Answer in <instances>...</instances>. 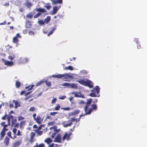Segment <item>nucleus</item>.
<instances>
[{"instance_id": "nucleus-1", "label": "nucleus", "mask_w": 147, "mask_h": 147, "mask_svg": "<svg viewBox=\"0 0 147 147\" xmlns=\"http://www.w3.org/2000/svg\"><path fill=\"white\" fill-rule=\"evenodd\" d=\"M87 102L85 103L83 100H81L79 102V104L80 105H84L85 104L86 105L84 108V110L85 111L86 115L90 114V113L93 111H95L97 109V106L96 104H93L92 105L91 107L88 109V108L91 104L92 101V99L90 98L87 99Z\"/></svg>"}, {"instance_id": "nucleus-2", "label": "nucleus", "mask_w": 147, "mask_h": 147, "mask_svg": "<svg viewBox=\"0 0 147 147\" xmlns=\"http://www.w3.org/2000/svg\"><path fill=\"white\" fill-rule=\"evenodd\" d=\"M77 81L83 85L88 87L90 88L93 87L92 82L89 80L87 79L86 81H84V79L79 80Z\"/></svg>"}, {"instance_id": "nucleus-3", "label": "nucleus", "mask_w": 147, "mask_h": 147, "mask_svg": "<svg viewBox=\"0 0 147 147\" xmlns=\"http://www.w3.org/2000/svg\"><path fill=\"white\" fill-rule=\"evenodd\" d=\"M62 3V0H56V13L57 10L61 7V4Z\"/></svg>"}, {"instance_id": "nucleus-4", "label": "nucleus", "mask_w": 147, "mask_h": 147, "mask_svg": "<svg viewBox=\"0 0 147 147\" xmlns=\"http://www.w3.org/2000/svg\"><path fill=\"white\" fill-rule=\"evenodd\" d=\"M2 60L5 65L11 67L14 65V63L12 61H9L7 60H5L4 59H2Z\"/></svg>"}, {"instance_id": "nucleus-5", "label": "nucleus", "mask_w": 147, "mask_h": 147, "mask_svg": "<svg viewBox=\"0 0 147 147\" xmlns=\"http://www.w3.org/2000/svg\"><path fill=\"white\" fill-rule=\"evenodd\" d=\"M71 135V133L68 134L67 132H66L63 137L62 140L63 141H64L66 139L67 140H69L70 139V137Z\"/></svg>"}, {"instance_id": "nucleus-6", "label": "nucleus", "mask_w": 147, "mask_h": 147, "mask_svg": "<svg viewBox=\"0 0 147 147\" xmlns=\"http://www.w3.org/2000/svg\"><path fill=\"white\" fill-rule=\"evenodd\" d=\"M72 76L69 75V74H64V77L63 79L66 81H68L72 78Z\"/></svg>"}, {"instance_id": "nucleus-7", "label": "nucleus", "mask_w": 147, "mask_h": 147, "mask_svg": "<svg viewBox=\"0 0 147 147\" xmlns=\"http://www.w3.org/2000/svg\"><path fill=\"white\" fill-rule=\"evenodd\" d=\"M21 37V36L20 35V34L19 33L17 34L16 36L13 38V42L14 43H16L18 42H19V40L18 39V38H20Z\"/></svg>"}, {"instance_id": "nucleus-8", "label": "nucleus", "mask_w": 147, "mask_h": 147, "mask_svg": "<svg viewBox=\"0 0 147 147\" xmlns=\"http://www.w3.org/2000/svg\"><path fill=\"white\" fill-rule=\"evenodd\" d=\"M51 131L50 134H52L51 138H54L55 136V127L53 126L50 128Z\"/></svg>"}, {"instance_id": "nucleus-9", "label": "nucleus", "mask_w": 147, "mask_h": 147, "mask_svg": "<svg viewBox=\"0 0 147 147\" xmlns=\"http://www.w3.org/2000/svg\"><path fill=\"white\" fill-rule=\"evenodd\" d=\"M71 94H74V97H84L81 94V92H71Z\"/></svg>"}, {"instance_id": "nucleus-10", "label": "nucleus", "mask_w": 147, "mask_h": 147, "mask_svg": "<svg viewBox=\"0 0 147 147\" xmlns=\"http://www.w3.org/2000/svg\"><path fill=\"white\" fill-rule=\"evenodd\" d=\"M15 105L14 107L16 109L18 107L20 106V104L19 102L17 100H13L12 102Z\"/></svg>"}, {"instance_id": "nucleus-11", "label": "nucleus", "mask_w": 147, "mask_h": 147, "mask_svg": "<svg viewBox=\"0 0 147 147\" xmlns=\"http://www.w3.org/2000/svg\"><path fill=\"white\" fill-rule=\"evenodd\" d=\"M62 139L61 137L60 134H58L56 137V142H61Z\"/></svg>"}, {"instance_id": "nucleus-12", "label": "nucleus", "mask_w": 147, "mask_h": 147, "mask_svg": "<svg viewBox=\"0 0 147 147\" xmlns=\"http://www.w3.org/2000/svg\"><path fill=\"white\" fill-rule=\"evenodd\" d=\"M22 142L21 140H19L14 143L13 145V147H18Z\"/></svg>"}, {"instance_id": "nucleus-13", "label": "nucleus", "mask_w": 147, "mask_h": 147, "mask_svg": "<svg viewBox=\"0 0 147 147\" xmlns=\"http://www.w3.org/2000/svg\"><path fill=\"white\" fill-rule=\"evenodd\" d=\"M9 139L7 137H6L4 140V144L5 146H8L9 142Z\"/></svg>"}, {"instance_id": "nucleus-14", "label": "nucleus", "mask_w": 147, "mask_h": 147, "mask_svg": "<svg viewBox=\"0 0 147 147\" xmlns=\"http://www.w3.org/2000/svg\"><path fill=\"white\" fill-rule=\"evenodd\" d=\"M42 119L41 118L40 116H37L35 120V121L38 123L40 124L42 121Z\"/></svg>"}, {"instance_id": "nucleus-15", "label": "nucleus", "mask_w": 147, "mask_h": 147, "mask_svg": "<svg viewBox=\"0 0 147 147\" xmlns=\"http://www.w3.org/2000/svg\"><path fill=\"white\" fill-rule=\"evenodd\" d=\"M52 140L50 138H47L45 139L44 140L45 142L48 144L52 142Z\"/></svg>"}, {"instance_id": "nucleus-16", "label": "nucleus", "mask_w": 147, "mask_h": 147, "mask_svg": "<svg viewBox=\"0 0 147 147\" xmlns=\"http://www.w3.org/2000/svg\"><path fill=\"white\" fill-rule=\"evenodd\" d=\"M15 56L14 54H10V55L8 57V58L11 61H12L13 59L15 58Z\"/></svg>"}, {"instance_id": "nucleus-17", "label": "nucleus", "mask_w": 147, "mask_h": 147, "mask_svg": "<svg viewBox=\"0 0 147 147\" xmlns=\"http://www.w3.org/2000/svg\"><path fill=\"white\" fill-rule=\"evenodd\" d=\"M20 59H21V62L20 63H24L28 61V59L27 58H20Z\"/></svg>"}, {"instance_id": "nucleus-18", "label": "nucleus", "mask_w": 147, "mask_h": 147, "mask_svg": "<svg viewBox=\"0 0 147 147\" xmlns=\"http://www.w3.org/2000/svg\"><path fill=\"white\" fill-rule=\"evenodd\" d=\"M92 92L90 93V96L92 97H96L97 96L96 95L94 92H93V91H95L94 90H92Z\"/></svg>"}, {"instance_id": "nucleus-19", "label": "nucleus", "mask_w": 147, "mask_h": 147, "mask_svg": "<svg viewBox=\"0 0 147 147\" xmlns=\"http://www.w3.org/2000/svg\"><path fill=\"white\" fill-rule=\"evenodd\" d=\"M35 131L39 135H41L42 133V131H39L38 129H37L35 130Z\"/></svg>"}, {"instance_id": "nucleus-20", "label": "nucleus", "mask_w": 147, "mask_h": 147, "mask_svg": "<svg viewBox=\"0 0 147 147\" xmlns=\"http://www.w3.org/2000/svg\"><path fill=\"white\" fill-rule=\"evenodd\" d=\"M12 116L11 115H7V122L8 123L9 125H10V119L12 118Z\"/></svg>"}, {"instance_id": "nucleus-21", "label": "nucleus", "mask_w": 147, "mask_h": 147, "mask_svg": "<svg viewBox=\"0 0 147 147\" xmlns=\"http://www.w3.org/2000/svg\"><path fill=\"white\" fill-rule=\"evenodd\" d=\"M44 82H45V80H44V79L42 80H41V81H39L38 83H37L36 84V86H40V85H41L42 83Z\"/></svg>"}, {"instance_id": "nucleus-22", "label": "nucleus", "mask_w": 147, "mask_h": 147, "mask_svg": "<svg viewBox=\"0 0 147 147\" xmlns=\"http://www.w3.org/2000/svg\"><path fill=\"white\" fill-rule=\"evenodd\" d=\"M65 69L66 70H67L69 69L71 71L73 70V68L72 66L70 65L68 66V67H65Z\"/></svg>"}, {"instance_id": "nucleus-23", "label": "nucleus", "mask_w": 147, "mask_h": 147, "mask_svg": "<svg viewBox=\"0 0 147 147\" xmlns=\"http://www.w3.org/2000/svg\"><path fill=\"white\" fill-rule=\"evenodd\" d=\"M80 112V111L79 110H77L71 113L72 115H75L77 114H78Z\"/></svg>"}, {"instance_id": "nucleus-24", "label": "nucleus", "mask_w": 147, "mask_h": 147, "mask_svg": "<svg viewBox=\"0 0 147 147\" xmlns=\"http://www.w3.org/2000/svg\"><path fill=\"white\" fill-rule=\"evenodd\" d=\"M25 4L28 7H30L32 5V3L28 1L26 2Z\"/></svg>"}, {"instance_id": "nucleus-25", "label": "nucleus", "mask_w": 147, "mask_h": 147, "mask_svg": "<svg viewBox=\"0 0 147 147\" xmlns=\"http://www.w3.org/2000/svg\"><path fill=\"white\" fill-rule=\"evenodd\" d=\"M50 18L49 17H48L45 19L44 20L45 23L47 24L50 21Z\"/></svg>"}, {"instance_id": "nucleus-26", "label": "nucleus", "mask_w": 147, "mask_h": 147, "mask_svg": "<svg viewBox=\"0 0 147 147\" xmlns=\"http://www.w3.org/2000/svg\"><path fill=\"white\" fill-rule=\"evenodd\" d=\"M94 89L96 90L97 94H98L100 92V88L99 86H96Z\"/></svg>"}, {"instance_id": "nucleus-27", "label": "nucleus", "mask_w": 147, "mask_h": 147, "mask_svg": "<svg viewBox=\"0 0 147 147\" xmlns=\"http://www.w3.org/2000/svg\"><path fill=\"white\" fill-rule=\"evenodd\" d=\"M72 124V122L71 121L68 124H65V123H63L64 125V127H67L68 126H70Z\"/></svg>"}, {"instance_id": "nucleus-28", "label": "nucleus", "mask_w": 147, "mask_h": 147, "mask_svg": "<svg viewBox=\"0 0 147 147\" xmlns=\"http://www.w3.org/2000/svg\"><path fill=\"white\" fill-rule=\"evenodd\" d=\"M34 86V85H32V86H29L28 87H26V89H27L28 88V90H31L33 88Z\"/></svg>"}, {"instance_id": "nucleus-29", "label": "nucleus", "mask_w": 147, "mask_h": 147, "mask_svg": "<svg viewBox=\"0 0 147 147\" xmlns=\"http://www.w3.org/2000/svg\"><path fill=\"white\" fill-rule=\"evenodd\" d=\"M70 86L71 88H76L77 87V85L74 84H70Z\"/></svg>"}, {"instance_id": "nucleus-30", "label": "nucleus", "mask_w": 147, "mask_h": 147, "mask_svg": "<svg viewBox=\"0 0 147 147\" xmlns=\"http://www.w3.org/2000/svg\"><path fill=\"white\" fill-rule=\"evenodd\" d=\"M31 23L29 22H26V26L27 28H30L31 27Z\"/></svg>"}, {"instance_id": "nucleus-31", "label": "nucleus", "mask_w": 147, "mask_h": 147, "mask_svg": "<svg viewBox=\"0 0 147 147\" xmlns=\"http://www.w3.org/2000/svg\"><path fill=\"white\" fill-rule=\"evenodd\" d=\"M64 77L63 74H58L56 75V78H62Z\"/></svg>"}, {"instance_id": "nucleus-32", "label": "nucleus", "mask_w": 147, "mask_h": 147, "mask_svg": "<svg viewBox=\"0 0 147 147\" xmlns=\"http://www.w3.org/2000/svg\"><path fill=\"white\" fill-rule=\"evenodd\" d=\"M33 15L32 13H29V14L27 15L26 16V17L28 18H32L33 17Z\"/></svg>"}, {"instance_id": "nucleus-33", "label": "nucleus", "mask_w": 147, "mask_h": 147, "mask_svg": "<svg viewBox=\"0 0 147 147\" xmlns=\"http://www.w3.org/2000/svg\"><path fill=\"white\" fill-rule=\"evenodd\" d=\"M70 84L69 83H64L63 84H61V85L62 86H70Z\"/></svg>"}, {"instance_id": "nucleus-34", "label": "nucleus", "mask_w": 147, "mask_h": 147, "mask_svg": "<svg viewBox=\"0 0 147 147\" xmlns=\"http://www.w3.org/2000/svg\"><path fill=\"white\" fill-rule=\"evenodd\" d=\"M45 145L43 144H41L39 145H37L34 146V147H44Z\"/></svg>"}, {"instance_id": "nucleus-35", "label": "nucleus", "mask_w": 147, "mask_h": 147, "mask_svg": "<svg viewBox=\"0 0 147 147\" xmlns=\"http://www.w3.org/2000/svg\"><path fill=\"white\" fill-rule=\"evenodd\" d=\"M44 82H46V84L48 86H49L51 85V82H48L47 80H45Z\"/></svg>"}, {"instance_id": "nucleus-36", "label": "nucleus", "mask_w": 147, "mask_h": 147, "mask_svg": "<svg viewBox=\"0 0 147 147\" xmlns=\"http://www.w3.org/2000/svg\"><path fill=\"white\" fill-rule=\"evenodd\" d=\"M1 135L2 137H3L5 135V132L4 131H2L1 132Z\"/></svg>"}, {"instance_id": "nucleus-37", "label": "nucleus", "mask_w": 147, "mask_h": 147, "mask_svg": "<svg viewBox=\"0 0 147 147\" xmlns=\"http://www.w3.org/2000/svg\"><path fill=\"white\" fill-rule=\"evenodd\" d=\"M37 11L42 12H44L45 11V9H37Z\"/></svg>"}, {"instance_id": "nucleus-38", "label": "nucleus", "mask_w": 147, "mask_h": 147, "mask_svg": "<svg viewBox=\"0 0 147 147\" xmlns=\"http://www.w3.org/2000/svg\"><path fill=\"white\" fill-rule=\"evenodd\" d=\"M38 23L40 25H43L44 24L45 22L42 20H40L38 21Z\"/></svg>"}, {"instance_id": "nucleus-39", "label": "nucleus", "mask_w": 147, "mask_h": 147, "mask_svg": "<svg viewBox=\"0 0 147 147\" xmlns=\"http://www.w3.org/2000/svg\"><path fill=\"white\" fill-rule=\"evenodd\" d=\"M7 135L8 136H9L11 139L14 140L15 139V138H13L11 136V133L10 132H9L7 133Z\"/></svg>"}, {"instance_id": "nucleus-40", "label": "nucleus", "mask_w": 147, "mask_h": 147, "mask_svg": "<svg viewBox=\"0 0 147 147\" xmlns=\"http://www.w3.org/2000/svg\"><path fill=\"white\" fill-rule=\"evenodd\" d=\"M70 109V108L69 107H67L66 108H62L61 109H63L65 111H68Z\"/></svg>"}, {"instance_id": "nucleus-41", "label": "nucleus", "mask_w": 147, "mask_h": 147, "mask_svg": "<svg viewBox=\"0 0 147 147\" xmlns=\"http://www.w3.org/2000/svg\"><path fill=\"white\" fill-rule=\"evenodd\" d=\"M36 109L34 107H32L30 108L29 110V111H35Z\"/></svg>"}, {"instance_id": "nucleus-42", "label": "nucleus", "mask_w": 147, "mask_h": 147, "mask_svg": "<svg viewBox=\"0 0 147 147\" xmlns=\"http://www.w3.org/2000/svg\"><path fill=\"white\" fill-rule=\"evenodd\" d=\"M16 86L18 88L19 87L20 85V83L18 82H16Z\"/></svg>"}, {"instance_id": "nucleus-43", "label": "nucleus", "mask_w": 147, "mask_h": 147, "mask_svg": "<svg viewBox=\"0 0 147 147\" xmlns=\"http://www.w3.org/2000/svg\"><path fill=\"white\" fill-rule=\"evenodd\" d=\"M35 134L33 132H31V138L32 140L34 136H35Z\"/></svg>"}, {"instance_id": "nucleus-44", "label": "nucleus", "mask_w": 147, "mask_h": 147, "mask_svg": "<svg viewBox=\"0 0 147 147\" xmlns=\"http://www.w3.org/2000/svg\"><path fill=\"white\" fill-rule=\"evenodd\" d=\"M54 30V29H53V30H51V31L49 32L47 34L48 36H49L53 32Z\"/></svg>"}, {"instance_id": "nucleus-45", "label": "nucleus", "mask_w": 147, "mask_h": 147, "mask_svg": "<svg viewBox=\"0 0 147 147\" xmlns=\"http://www.w3.org/2000/svg\"><path fill=\"white\" fill-rule=\"evenodd\" d=\"M60 107V105L58 104L56 107V110H58Z\"/></svg>"}, {"instance_id": "nucleus-46", "label": "nucleus", "mask_w": 147, "mask_h": 147, "mask_svg": "<svg viewBox=\"0 0 147 147\" xmlns=\"http://www.w3.org/2000/svg\"><path fill=\"white\" fill-rule=\"evenodd\" d=\"M66 97V96H61L59 97V98L63 100Z\"/></svg>"}, {"instance_id": "nucleus-47", "label": "nucleus", "mask_w": 147, "mask_h": 147, "mask_svg": "<svg viewBox=\"0 0 147 147\" xmlns=\"http://www.w3.org/2000/svg\"><path fill=\"white\" fill-rule=\"evenodd\" d=\"M40 13H38L36 14V15L34 16V18H37L40 15Z\"/></svg>"}, {"instance_id": "nucleus-48", "label": "nucleus", "mask_w": 147, "mask_h": 147, "mask_svg": "<svg viewBox=\"0 0 147 147\" xmlns=\"http://www.w3.org/2000/svg\"><path fill=\"white\" fill-rule=\"evenodd\" d=\"M17 131V129L16 128H14L13 129V132L14 135H16Z\"/></svg>"}, {"instance_id": "nucleus-49", "label": "nucleus", "mask_w": 147, "mask_h": 147, "mask_svg": "<svg viewBox=\"0 0 147 147\" xmlns=\"http://www.w3.org/2000/svg\"><path fill=\"white\" fill-rule=\"evenodd\" d=\"M63 18V16L61 15H58L57 16H56V18Z\"/></svg>"}, {"instance_id": "nucleus-50", "label": "nucleus", "mask_w": 147, "mask_h": 147, "mask_svg": "<svg viewBox=\"0 0 147 147\" xmlns=\"http://www.w3.org/2000/svg\"><path fill=\"white\" fill-rule=\"evenodd\" d=\"M54 123H55L54 122H49L48 123V125H54Z\"/></svg>"}, {"instance_id": "nucleus-51", "label": "nucleus", "mask_w": 147, "mask_h": 147, "mask_svg": "<svg viewBox=\"0 0 147 147\" xmlns=\"http://www.w3.org/2000/svg\"><path fill=\"white\" fill-rule=\"evenodd\" d=\"M29 34L30 35H33L34 34V32L32 31H30L29 32Z\"/></svg>"}, {"instance_id": "nucleus-52", "label": "nucleus", "mask_w": 147, "mask_h": 147, "mask_svg": "<svg viewBox=\"0 0 147 147\" xmlns=\"http://www.w3.org/2000/svg\"><path fill=\"white\" fill-rule=\"evenodd\" d=\"M21 132L19 130H18V132L17 134V136H20L21 135Z\"/></svg>"}, {"instance_id": "nucleus-53", "label": "nucleus", "mask_w": 147, "mask_h": 147, "mask_svg": "<svg viewBox=\"0 0 147 147\" xmlns=\"http://www.w3.org/2000/svg\"><path fill=\"white\" fill-rule=\"evenodd\" d=\"M10 108H12L14 107L12 103H10L9 104Z\"/></svg>"}, {"instance_id": "nucleus-54", "label": "nucleus", "mask_w": 147, "mask_h": 147, "mask_svg": "<svg viewBox=\"0 0 147 147\" xmlns=\"http://www.w3.org/2000/svg\"><path fill=\"white\" fill-rule=\"evenodd\" d=\"M137 47L138 49H140L141 47V45L139 44L138 43Z\"/></svg>"}, {"instance_id": "nucleus-55", "label": "nucleus", "mask_w": 147, "mask_h": 147, "mask_svg": "<svg viewBox=\"0 0 147 147\" xmlns=\"http://www.w3.org/2000/svg\"><path fill=\"white\" fill-rule=\"evenodd\" d=\"M60 129H57V127L56 126V133H58L60 131Z\"/></svg>"}, {"instance_id": "nucleus-56", "label": "nucleus", "mask_w": 147, "mask_h": 147, "mask_svg": "<svg viewBox=\"0 0 147 147\" xmlns=\"http://www.w3.org/2000/svg\"><path fill=\"white\" fill-rule=\"evenodd\" d=\"M7 115H5L3 117H2V119H3V120H5V119L6 118L7 119Z\"/></svg>"}, {"instance_id": "nucleus-57", "label": "nucleus", "mask_w": 147, "mask_h": 147, "mask_svg": "<svg viewBox=\"0 0 147 147\" xmlns=\"http://www.w3.org/2000/svg\"><path fill=\"white\" fill-rule=\"evenodd\" d=\"M49 147H55V145L53 144H50V145H49Z\"/></svg>"}, {"instance_id": "nucleus-58", "label": "nucleus", "mask_w": 147, "mask_h": 147, "mask_svg": "<svg viewBox=\"0 0 147 147\" xmlns=\"http://www.w3.org/2000/svg\"><path fill=\"white\" fill-rule=\"evenodd\" d=\"M134 41L136 42L137 44L138 43V39L137 38H135L134 39Z\"/></svg>"}, {"instance_id": "nucleus-59", "label": "nucleus", "mask_w": 147, "mask_h": 147, "mask_svg": "<svg viewBox=\"0 0 147 147\" xmlns=\"http://www.w3.org/2000/svg\"><path fill=\"white\" fill-rule=\"evenodd\" d=\"M70 121H77V120L76 119H74V118H72Z\"/></svg>"}, {"instance_id": "nucleus-60", "label": "nucleus", "mask_w": 147, "mask_h": 147, "mask_svg": "<svg viewBox=\"0 0 147 147\" xmlns=\"http://www.w3.org/2000/svg\"><path fill=\"white\" fill-rule=\"evenodd\" d=\"M36 114L35 113H34L33 115V117L34 118V120L36 119Z\"/></svg>"}, {"instance_id": "nucleus-61", "label": "nucleus", "mask_w": 147, "mask_h": 147, "mask_svg": "<svg viewBox=\"0 0 147 147\" xmlns=\"http://www.w3.org/2000/svg\"><path fill=\"white\" fill-rule=\"evenodd\" d=\"M9 3L8 2L5 3V4H4L3 5L5 6H9Z\"/></svg>"}, {"instance_id": "nucleus-62", "label": "nucleus", "mask_w": 147, "mask_h": 147, "mask_svg": "<svg viewBox=\"0 0 147 147\" xmlns=\"http://www.w3.org/2000/svg\"><path fill=\"white\" fill-rule=\"evenodd\" d=\"M2 131H4V132L6 131L7 130V129H6V128L5 127H3V129L2 130Z\"/></svg>"}, {"instance_id": "nucleus-63", "label": "nucleus", "mask_w": 147, "mask_h": 147, "mask_svg": "<svg viewBox=\"0 0 147 147\" xmlns=\"http://www.w3.org/2000/svg\"><path fill=\"white\" fill-rule=\"evenodd\" d=\"M51 102L52 104H54L55 102V98H54L52 100Z\"/></svg>"}, {"instance_id": "nucleus-64", "label": "nucleus", "mask_w": 147, "mask_h": 147, "mask_svg": "<svg viewBox=\"0 0 147 147\" xmlns=\"http://www.w3.org/2000/svg\"><path fill=\"white\" fill-rule=\"evenodd\" d=\"M55 115V112H52L50 113V115Z\"/></svg>"}]
</instances>
